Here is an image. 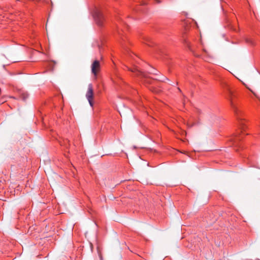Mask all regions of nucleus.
Listing matches in <instances>:
<instances>
[{
  "instance_id": "obj_1",
  "label": "nucleus",
  "mask_w": 260,
  "mask_h": 260,
  "mask_svg": "<svg viewBox=\"0 0 260 260\" xmlns=\"http://www.w3.org/2000/svg\"><path fill=\"white\" fill-rule=\"evenodd\" d=\"M92 15L97 24L102 26L104 20V17L101 9L99 8H95L93 11Z\"/></svg>"
},
{
  "instance_id": "obj_2",
  "label": "nucleus",
  "mask_w": 260,
  "mask_h": 260,
  "mask_svg": "<svg viewBox=\"0 0 260 260\" xmlns=\"http://www.w3.org/2000/svg\"><path fill=\"white\" fill-rule=\"evenodd\" d=\"M128 70L133 72L136 74V75L138 76H140L141 77L145 78L144 82L145 83L151 84L153 81L151 80L150 79L148 78L147 76V75L143 72L139 70L137 67H134L133 68H128Z\"/></svg>"
},
{
  "instance_id": "obj_3",
  "label": "nucleus",
  "mask_w": 260,
  "mask_h": 260,
  "mask_svg": "<svg viewBox=\"0 0 260 260\" xmlns=\"http://www.w3.org/2000/svg\"><path fill=\"white\" fill-rule=\"evenodd\" d=\"M86 97L91 107L93 106V89L92 85L89 84L88 86V89L86 93Z\"/></svg>"
},
{
  "instance_id": "obj_4",
  "label": "nucleus",
  "mask_w": 260,
  "mask_h": 260,
  "mask_svg": "<svg viewBox=\"0 0 260 260\" xmlns=\"http://www.w3.org/2000/svg\"><path fill=\"white\" fill-rule=\"evenodd\" d=\"M100 69V63L98 60H94L91 65V71L95 76L97 75Z\"/></svg>"
},
{
  "instance_id": "obj_5",
  "label": "nucleus",
  "mask_w": 260,
  "mask_h": 260,
  "mask_svg": "<svg viewBox=\"0 0 260 260\" xmlns=\"http://www.w3.org/2000/svg\"><path fill=\"white\" fill-rule=\"evenodd\" d=\"M231 106L234 111L235 115L237 117V118L239 119V121L241 120L240 119H239L240 118L239 117V114L240 112L238 109L237 107H236L235 105L233 104V102H231Z\"/></svg>"
},
{
  "instance_id": "obj_6",
  "label": "nucleus",
  "mask_w": 260,
  "mask_h": 260,
  "mask_svg": "<svg viewBox=\"0 0 260 260\" xmlns=\"http://www.w3.org/2000/svg\"><path fill=\"white\" fill-rule=\"evenodd\" d=\"M28 97V94L27 92L25 91H21L20 92V98L23 100V101H25L27 99Z\"/></svg>"
},
{
  "instance_id": "obj_7",
  "label": "nucleus",
  "mask_w": 260,
  "mask_h": 260,
  "mask_svg": "<svg viewBox=\"0 0 260 260\" xmlns=\"http://www.w3.org/2000/svg\"><path fill=\"white\" fill-rule=\"evenodd\" d=\"M246 42L250 44L251 45H254V41L251 38H246L245 40Z\"/></svg>"
},
{
  "instance_id": "obj_8",
  "label": "nucleus",
  "mask_w": 260,
  "mask_h": 260,
  "mask_svg": "<svg viewBox=\"0 0 260 260\" xmlns=\"http://www.w3.org/2000/svg\"><path fill=\"white\" fill-rule=\"evenodd\" d=\"M240 140V137H238V138H236L235 139V140H234V144L236 145H238V142Z\"/></svg>"
},
{
  "instance_id": "obj_9",
  "label": "nucleus",
  "mask_w": 260,
  "mask_h": 260,
  "mask_svg": "<svg viewBox=\"0 0 260 260\" xmlns=\"http://www.w3.org/2000/svg\"><path fill=\"white\" fill-rule=\"evenodd\" d=\"M120 25H121V24H120V23H119V24H118V33L119 35H121V32H120V31H123V30H122V29H121V28H120Z\"/></svg>"
},
{
  "instance_id": "obj_10",
  "label": "nucleus",
  "mask_w": 260,
  "mask_h": 260,
  "mask_svg": "<svg viewBox=\"0 0 260 260\" xmlns=\"http://www.w3.org/2000/svg\"><path fill=\"white\" fill-rule=\"evenodd\" d=\"M240 128L242 129H244V124L243 123H240Z\"/></svg>"
},
{
  "instance_id": "obj_11",
  "label": "nucleus",
  "mask_w": 260,
  "mask_h": 260,
  "mask_svg": "<svg viewBox=\"0 0 260 260\" xmlns=\"http://www.w3.org/2000/svg\"><path fill=\"white\" fill-rule=\"evenodd\" d=\"M150 90H152L153 92H157L156 90H155L154 89H153L152 87H150Z\"/></svg>"
},
{
  "instance_id": "obj_12",
  "label": "nucleus",
  "mask_w": 260,
  "mask_h": 260,
  "mask_svg": "<svg viewBox=\"0 0 260 260\" xmlns=\"http://www.w3.org/2000/svg\"><path fill=\"white\" fill-rule=\"evenodd\" d=\"M178 90H179L180 91H181V90L180 89V88H178Z\"/></svg>"
}]
</instances>
